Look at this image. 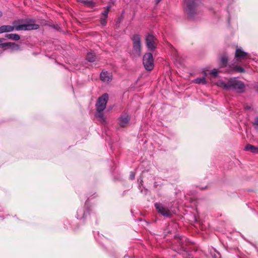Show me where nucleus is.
Instances as JSON below:
<instances>
[{"label": "nucleus", "mask_w": 258, "mask_h": 258, "mask_svg": "<svg viewBox=\"0 0 258 258\" xmlns=\"http://www.w3.org/2000/svg\"><path fill=\"white\" fill-rule=\"evenodd\" d=\"M200 0H185V13L189 18H193L196 14V8Z\"/></svg>", "instance_id": "obj_3"}, {"label": "nucleus", "mask_w": 258, "mask_h": 258, "mask_svg": "<svg viewBox=\"0 0 258 258\" xmlns=\"http://www.w3.org/2000/svg\"><path fill=\"white\" fill-rule=\"evenodd\" d=\"M155 37L152 34H148L146 37V43L147 48L150 51H153L156 48Z\"/></svg>", "instance_id": "obj_10"}, {"label": "nucleus", "mask_w": 258, "mask_h": 258, "mask_svg": "<svg viewBox=\"0 0 258 258\" xmlns=\"http://www.w3.org/2000/svg\"><path fill=\"white\" fill-rule=\"evenodd\" d=\"M24 22L23 19H19L13 22L12 26L11 25H3L0 27V34L6 32H12L14 30L17 31V26L18 24Z\"/></svg>", "instance_id": "obj_7"}, {"label": "nucleus", "mask_w": 258, "mask_h": 258, "mask_svg": "<svg viewBox=\"0 0 258 258\" xmlns=\"http://www.w3.org/2000/svg\"><path fill=\"white\" fill-rule=\"evenodd\" d=\"M180 254L182 255L183 258H192V255L188 251L183 250Z\"/></svg>", "instance_id": "obj_22"}, {"label": "nucleus", "mask_w": 258, "mask_h": 258, "mask_svg": "<svg viewBox=\"0 0 258 258\" xmlns=\"http://www.w3.org/2000/svg\"><path fill=\"white\" fill-rule=\"evenodd\" d=\"M34 22L33 20H30L28 23L25 24L18 25L17 26V31L20 30H37L39 28L38 24L31 23L30 22Z\"/></svg>", "instance_id": "obj_8"}, {"label": "nucleus", "mask_w": 258, "mask_h": 258, "mask_svg": "<svg viewBox=\"0 0 258 258\" xmlns=\"http://www.w3.org/2000/svg\"><path fill=\"white\" fill-rule=\"evenodd\" d=\"M143 63L146 70L151 71L154 68V58L151 53L148 52L144 54Z\"/></svg>", "instance_id": "obj_5"}, {"label": "nucleus", "mask_w": 258, "mask_h": 258, "mask_svg": "<svg viewBox=\"0 0 258 258\" xmlns=\"http://www.w3.org/2000/svg\"><path fill=\"white\" fill-rule=\"evenodd\" d=\"M88 215H89V212L88 210L85 211L84 209H80L77 211V218L78 219H85Z\"/></svg>", "instance_id": "obj_15"}, {"label": "nucleus", "mask_w": 258, "mask_h": 258, "mask_svg": "<svg viewBox=\"0 0 258 258\" xmlns=\"http://www.w3.org/2000/svg\"><path fill=\"white\" fill-rule=\"evenodd\" d=\"M130 120V115L126 112H123L118 117V124L120 127H126L129 124Z\"/></svg>", "instance_id": "obj_9"}, {"label": "nucleus", "mask_w": 258, "mask_h": 258, "mask_svg": "<svg viewBox=\"0 0 258 258\" xmlns=\"http://www.w3.org/2000/svg\"><path fill=\"white\" fill-rule=\"evenodd\" d=\"M110 7L107 6L105 8V10L101 13V17H104V18H106L108 17V13L110 11Z\"/></svg>", "instance_id": "obj_23"}, {"label": "nucleus", "mask_w": 258, "mask_h": 258, "mask_svg": "<svg viewBox=\"0 0 258 258\" xmlns=\"http://www.w3.org/2000/svg\"><path fill=\"white\" fill-rule=\"evenodd\" d=\"M162 0H155V4L157 5L158 3H159Z\"/></svg>", "instance_id": "obj_29"}, {"label": "nucleus", "mask_w": 258, "mask_h": 258, "mask_svg": "<svg viewBox=\"0 0 258 258\" xmlns=\"http://www.w3.org/2000/svg\"><path fill=\"white\" fill-rule=\"evenodd\" d=\"M132 40L133 43L132 54L135 56H140L141 52V40L140 35H134Z\"/></svg>", "instance_id": "obj_4"}, {"label": "nucleus", "mask_w": 258, "mask_h": 258, "mask_svg": "<svg viewBox=\"0 0 258 258\" xmlns=\"http://www.w3.org/2000/svg\"><path fill=\"white\" fill-rule=\"evenodd\" d=\"M100 23L102 26L106 25L107 23L106 18H104V17H100Z\"/></svg>", "instance_id": "obj_25"}, {"label": "nucleus", "mask_w": 258, "mask_h": 258, "mask_svg": "<svg viewBox=\"0 0 258 258\" xmlns=\"http://www.w3.org/2000/svg\"><path fill=\"white\" fill-rule=\"evenodd\" d=\"M108 100V95L107 93L103 94L100 97L96 103V109L97 111L95 116L99 119L100 121L103 124H106V119L103 112L106 106Z\"/></svg>", "instance_id": "obj_2"}, {"label": "nucleus", "mask_w": 258, "mask_h": 258, "mask_svg": "<svg viewBox=\"0 0 258 258\" xmlns=\"http://www.w3.org/2000/svg\"><path fill=\"white\" fill-rule=\"evenodd\" d=\"M4 39L0 38V44H2V42L3 41Z\"/></svg>", "instance_id": "obj_30"}, {"label": "nucleus", "mask_w": 258, "mask_h": 258, "mask_svg": "<svg viewBox=\"0 0 258 258\" xmlns=\"http://www.w3.org/2000/svg\"><path fill=\"white\" fill-rule=\"evenodd\" d=\"M254 125L255 126V128H258V117L255 118L254 122Z\"/></svg>", "instance_id": "obj_28"}, {"label": "nucleus", "mask_w": 258, "mask_h": 258, "mask_svg": "<svg viewBox=\"0 0 258 258\" xmlns=\"http://www.w3.org/2000/svg\"><path fill=\"white\" fill-rule=\"evenodd\" d=\"M217 84L225 90H231L237 93H243L245 91L244 83L236 78H230L226 81L220 80L217 82Z\"/></svg>", "instance_id": "obj_1"}, {"label": "nucleus", "mask_w": 258, "mask_h": 258, "mask_svg": "<svg viewBox=\"0 0 258 258\" xmlns=\"http://www.w3.org/2000/svg\"><path fill=\"white\" fill-rule=\"evenodd\" d=\"M193 82L195 83L198 84H206L207 82L206 81V79L204 77H199L196 79H195Z\"/></svg>", "instance_id": "obj_21"}, {"label": "nucleus", "mask_w": 258, "mask_h": 258, "mask_svg": "<svg viewBox=\"0 0 258 258\" xmlns=\"http://www.w3.org/2000/svg\"><path fill=\"white\" fill-rule=\"evenodd\" d=\"M211 74H212L214 77H217L218 76V72L215 69L212 70L211 72Z\"/></svg>", "instance_id": "obj_27"}, {"label": "nucleus", "mask_w": 258, "mask_h": 258, "mask_svg": "<svg viewBox=\"0 0 258 258\" xmlns=\"http://www.w3.org/2000/svg\"><path fill=\"white\" fill-rule=\"evenodd\" d=\"M5 37L9 39L18 41L20 39V36L17 34H7Z\"/></svg>", "instance_id": "obj_19"}, {"label": "nucleus", "mask_w": 258, "mask_h": 258, "mask_svg": "<svg viewBox=\"0 0 258 258\" xmlns=\"http://www.w3.org/2000/svg\"><path fill=\"white\" fill-rule=\"evenodd\" d=\"M135 174L134 172H131L130 174V179L131 180H133L135 179Z\"/></svg>", "instance_id": "obj_26"}, {"label": "nucleus", "mask_w": 258, "mask_h": 258, "mask_svg": "<svg viewBox=\"0 0 258 258\" xmlns=\"http://www.w3.org/2000/svg\"><path fill=\"white\" fill-rule=\"evenodd\" d=\"M247 55V53L244 51L240 48H237L236 49L235 57L237 61H240L245 59Z\"/></svg>", "instance_id": "obj_13"}, {"label": "nucleus", "mask_w": 258, "mask_h": 258, "mask_svg": "<svg viewBox=\"0 0 258 258\" xmlns=\"http://www.w3.org/2000/svg\"><path fill=\"white\" fill-rule=\"evenodd\" d=\"M211 255L212 258H220L221 256L220 253L216 251L215 249H214L213 252H211Z\"/></svg>", "instance_id": "obj_24"}, {"label": "nucleus", "mask_w": 258, "mask_h": 258, "mask_svg": "<svg viewBox=\"0 0 258 258\" xmlns=\"http://www.w3.org/2000/svg\"><path fill=\"white\" fill-rule=\"evenodd\" d=\"M245 70L242 67L237 65L232 64L228 66V69L225 71L227 73H232L233 72H238L243 73H245Z\"/></svg>", "instance_id": "obj_12"}, {"label": "nucleus", "mask_w": 258, "mask_h": 258, "mask_svg": "<svg viewBox=\"0 0 258 258\" xmlns=\"http://www.w3.org/2000/svg\"><path fill=\"white\" fill-rule=\"evenodd\" d=\"M86 59L89 62H94L96 59L95 53L93 51L88 52L87 54Z\"/></svg>", "instance_id": "obj_18"}, {"label": "nucleus", "mask_w": 258, "mask_h": 258, "mask_svg": "<svg viewBox=\"0 0 258 258\" xmlns=\"http://www.w3.org/2000/svg\"><path fill=\"white\" fill-rule=\"evenodd\" d=\"M0 48L4 50L11 49L12 50H19L20 49V46L14 42H6L0 44Z\"/></svg>", "instance_id": "obj_11"}, {"label": "nucleus", "mask_w": 258, "mask_h": 258, "mask_svg": "<svg viewBox=\"0 0 258 258\" xmlns=\"http://www.w3.org/2000/svg\"><path fill=\"white\" fill-rule=\"evenodd\" d=\"M245 151H250L254 154H258V147L250 144H247L244 148Z\"/></svg>", "instance_id": "obj_17"}, {"label": "nucleus", "mask_w": 258, "mask_h": 258, "mask_svg": "<svg viewBox=\"0 0 258 258\" xmlns=\"http://www.w3.org/2000/svg\"><path fill=\"white\" fill-rule=\"evenodd\" d=\"M124 258H128V256H124Z\"/></svg>", "instance_id": "obj_32"}, {"label": "nucleus", "mask_w": 258, "mask_h": 258, "mask_svg": "<svg viewBox=\"0 0 258 258\" xmlns=\"http://www.w3.org/2000/svg\"><path fill=\"white\" fill-rule=\"evenodd\" d=\"M100 79L104 82H110L112 79V76L111 73L107 71H102L100 75Z\"/></svg>", "instance_id": "obj_14"}, {"label": "nucleus", "mask_w": 258, "mask_h": 258, "mask_svg": "<svg viewBox=\"0 0 258 258\" xmlns=\"http://www.w3.org/2000/svg\"><path fill=\"white\" fill-rule=\"evenodd\" d=\"M80 2L83 4L85 6H88L91 8L95 6V3L93 1L80 0Z\"/></svg>", "instance_id": "obj_20"}, {"label": "nucleus", "mask_w": 258, "mask_h": 258, "mask_svg": "<svg viewBox=\"0 0 258 258\" xmlns=\"http://www.w3.org/2000/svg\"><path fill=\"white\" fill-rule=\"evenodd\" d=\"M154 206L158 212L162 216L167 218H170L172 216L169 209L163 204L160 203H156Z\"/></svg>", "instance_id": "obj_6"}, {"label": "nucleus", "mask_w": 258, "mask_h": 258, "mask_svg": "<svg viewBox=\"0 0 258 258\" xmlns=\"http://www.w3.org/2000/svg\"><path fill=\"white\" fill-rule=\"evenodd\" d=\"M3 13L1 11H0V18L2 16Z\"/></svg>", "instance_id": "obj_31"}, {"label": "nucleus", "mask_w": 258, "mask_h": 258, "mask_svg": "<svg viewBox=\"0 0 258 258\" xmlns=\"http://www.w3.org/2000/svg\"><path fill=\"white\" fill-rule=\"evenodd\" d=\"M228 62V56L225 55H222L221 57V62H220V68H226V70L228 69V66L229 65L227 64ZM226 70H225L226 71Z\"/></svg>", "instance_id": "obj_16"}]
</instances>
